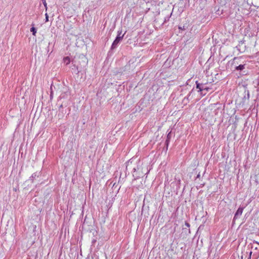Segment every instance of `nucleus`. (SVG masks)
Wrapping results in <instances>:
<instances>
[{"label":"nucleus","mask_w":259,"mask_h":259,"mask_svg":"<svg viewBox=\"0 0 259 259\" xmlns=\"http://www.w3.org/2000/svg\"><path fill=\"white\" fill-rule=\"evenodd\" d=\"M239 60L238 58L235 57L232 60L229 62V64H231V66H234L235 70H242L245 68V65H239L237 66L238 64L237 61Z\"/></svg>","instance_id":"nucleus-1"},{"label":"nucleus","mask_w":259,"mask_h":259,"mask_svg":"<svg viewBox=\"0 0 259 259\" xmlns=\"http://www.w3.org/2000/svg\"><path fill=\"white\" fill-rule=\"evenodd\" d=\"M244 208H245V207H244V206H240L238 208L237 211L235 213V215H234V217L233 218V221H235V220L238 219L242 215Z\"/></svg>","instance_id":"nucleus-2"},{"label":"nucleus","mask_w":259,"mask_h":259,"mask_svg":"<svg viewBox=\"0 0 259 259\" xmlns=\"http://www.w3.org/2000/svg\"><path fill=\"white\" fill-rule=\"evenodd\" d=\"M121 37H116L111 47V50H114L117 48L118 44L122 40Z\"/></svg>","instance_id":"nucleus-3"},{"label":"nucleus","mask_w":259,"mask_h":259,"mask_svg":"<svg viewBox=\"0 0 259 259\" xmlns=\"http://www.w3.org/2000/svg\"><path fill=\"white\" fill-rule=\"evenodd\" d=\"M125 34V33H124L123 34H122V29H119L118 31H117V35L116 37H121V38H123L124 35Z\"/></svg>","instance_id":"nucleus-4"},{"label":"nucleus","mask_w":259,"mask_h":259,"mask_svg":"<svg viewBox=\"0 0 259 259\" xmlns=\"http://www.w3.org/2000/svg\"><path fill=\"white\" fill-rule=\"evenodd\" d=\"M196 88L199 89V92H201L204 89L202 87H201V84L198 83V81H196Z\"/></svg>","instance_id":"nucleus-5"},{"label":"nucleus","mask_w":259,"mask_h":259,"mask_svg":"<svg viewBox=\"0 0 259 259\" xmlns=\"http://www.w3.org/2000/svg\"><path fill=\"white\" fill-rule=\"evenodd\" d=\"M32 25L34 26V24H32ZM30 31L32 33L33 35L35 36L36 33V29L34 27L32 26L30 28Z\"/></svg>","instance_id":"nucleus-6"},{"label":"nucleus","mask_w":259,"mask_h":259,"mask_svg":"<svg viewBox=\"0 0 259 259\" xmlns=\"http://www.w3.org/2000/svg\"><path fill=\"white\" fill-rule=\"evenodd\" d=\"M64 61L66 64H68L70 63V59L68 57L64 58Z\"/></svg>","instance_id":"nucleus-7"},{"label":"nucleus","mask_w":259,"mask_h":259,"mask_svg":"<svg viewBox=\"0 0 259 259\" xmlns=\"http://www.w3.org/2000/svg\"><path fill=\"white\" fill-rule=\"evenodd\" d=\"M74 13V10L72 9V11L70 12H69L68 14H67L68 17H71L73 13Z\"/></svg>","instance_id":"nucleus-8"},{"label":"nucleus","mask_w":259,"mask_h":259,"mask_svg":"<svg viewBox=\"0 0 259 259\" xmlns=\"http://www.w3.org/2000/svg\"><path fill=\"white\" fill-rule=\"evenodd\" d=\"M52 87H53V84L51 85V94H50V99H52L53 97V91H52Z\"/></svg>","instance_id":"nucleus-9"},{"label":"nucleus","mask_w":259,"mask_h":259,"mask_svg":"<svg viewBox=\"0 0 259 259\" xmlns=\"http://www.w3.org/2000/svg\"><path fill=\"white\" fill-rule=\"evenodd\" d=\"M36 177H37L36 173H33L32 176L30 177V179L33 181V178H35Z\"/></svg>","instance_id":"nucleus-10"},{"label":"nucleus","mask_w":259,"mask_h":259,"mask_svg":"<svg viewBox=\"0 0 259 259\" xmlns=\"http://www.w3.org/2000/svg\"><path fill=\"white\" fill-rule=\"evenodd\" d=\"M191 93L190 92L188 95L187 97H185L184 99V100H187V101H188L189 100V98L190 97V95H191Z\"/></svg>","instance_id":"nucleus-11"},{"label":"nucleus","mask_w":259,"mask_h":259,"mask_svg":"<svg viewBox=\"0 0 259 259\" xmlns=\"http://www.w3.org/2000/svg\"><path fill=\"white\" fill-rule=\"evenodd\" d=\"M42 3H43L44 6L46 8V9L47 10V4L46 0H42Z\"/></svg>","instance_id":"nucleus-12"},{"label":"nucleus","mask_w":259,"mask_h":259,"mask_svg":"<svg viewBox=\"0 0 259 259\" xmlns=\"http://www.w3.org/2000/svg\"><path fill=\"white\" fill-rule=\"evenodd\" d=\"M45 16H46V22H48L49 21V16L47 13H46Z\"/></svg>","instance_id":"nucleus-13"},{"label":"nucleus","mask_w":259,"mask_h":259,"mask_svg":"<svg viewBox=\"0 0 259 259\" xmlns=\"http://www.w3.org/2000/svg\"><path fill=\"white\" fill-rule=\"evenodd\" d=\"M185 225L188 228H189L190 226V224L188 222H185Z\"/></svg>","instance_id":"nucleus-14"},{"label":"nucleus","mask_w":259,"mask_h":259,"mask_svg":"<svg viewBox=\"0 0 259 259\" xmlns=\"http://www.w3.org/2000/svg\"><path fill=\"white\" fill-rule=\"evenodd\" d=\"M251 254H252V252H250V253H249V257H248V259H251Z\"/></svg>","instance_id":"nucleus-15"},{"label":"nucleus","mask_w":259,"mask_h":259,"mask_svg":"<svg viewBox=\"0 0 259 259\" xmlns=\"http://www.w3.org/2000/svg\"><path fill=\"white\" fill-rule=\"evenodd\" d=\"M133 170H134V172H135V171H136V168H134Z\"/></svg>","instance_id":"nucleus-16"},{"label":"nucleus","mask_w":259,"mask_h":259,"mask_svg":"<svg viewBox=\"0 0 259 259\" xmlns=\"http://www.w3.org/2000/svg\"><path fill=\"white\" fill-rule=\"evenodd\" d=\"M188 232L190 233V231L189 229H188Z\"/></svg>","instance_id":"nucleus-17"}]
</instances>
